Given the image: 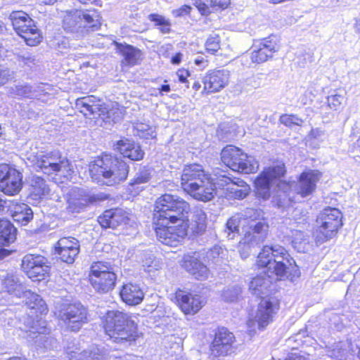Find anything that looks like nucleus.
<instances>
[{
	"label": "nucleus",
	"mask_w": 360,
	"mask_h": 360,
	"mask_svg": "<svg viewBox=\"0 0 360 360\" xmlns=\"http://www.w3.org/2000/svg\"><path fill=\"white\" fill-rule=\"evenodd\" d=\"M195 189H191V191L188 192L191 196L193 198L203 201L207 202L211 200L215 193V184L213 182V179L210 181H205V183L202 185H198L195 184Z\"/></svg>",
	"instance_id": "32"
},
{
	"label": "nucleus",
	"mask_w": 360,
	"mask_h": 360,
	"mask_svg": "<svg viewBox=\"0 0 360 360\" xmlns=\"http://www.w3.org/2000/svg\"><path fill=\"white\" fill-rule=\"evenodd\" d=\"M176 75L179 78V81L185 84V87L188 89L189 87V82L187 78L190 76V72L187 70H179L176 72Z\"/></svg>",
	"instance_id": "58"
},
{
	"label": "nucleus",
	"mask_w": 360,
	"mask_h": 360,
	"mask_svg": "<svg viewBox=\"0 0 360 360\" xmlns=\"http://www.w3.org/2000/svg\"><path fill=\"white\" fill-rule=\"evenodd\" d=\"M280 122L288 127L293 126H302L304 121L302 119L294 115H283L280 117Z\"/></svg>",
	"instance_id": "49"
},
{
	"label": "nucleus",
	"mask_w": 360,
	"mask_h": 360,
	"mask_svg": "<svg viewBox=\"0 0 360 360\" xmlns=\"http://www.w3.org/2000/svg\"><path fill=\"white\" fill-rule=\"evenodd\" d=\"M7 205L13 219L20 224L25 226L33 219V212L27 204L11 200Z\"/></svg>",
	"instance_id": "26"
},
{
	"label": "nucleus",
	"mask_w": 360,
	"mask_h": 360,
	"mask_svg": "<svg viewBox=\"0 0 360 360\" xmlns=\"http://www.w3.org/2000/svg\"><path fill=\"white\" fill-rule=\"evenodd\" d=\"M249 227H253L252 240L262 242L266 238L269 226L266 222L259 221L255 224L249 223Z\"/></svg>",
	"instance_id": "42"
},
{
	"label": "nucleus",
	"mask_w": 360,
	"mask_h": 360,
	"mask_svg": "<svg viewBox=\"0 0 360 360\" xmlns=\"http://www.w3.org/2000/svg\"><path fill=\"white\" fill-rule=\"evenodd\" d=\"M116 280L117 276L114 268L108 262H96L91 264L89 281L97 292H108L112 290Z\"/></svg>",
	"instance_id": "10"
},
{
	"label": "nucleus",
	"mask_w": 360,
	"mask_h": 360,
	"mask_svg": "<svg viewBox=\"0 0 360 360\" xmlns=\"http://www.w3.org/2000/svg\"><path fill=\"white\" fill-rule=\"evenodd\" d=\"M46 257L40 255H26L21 263L22 271L30 278H37L44 276L49 271V266Z\"/></svg>",
	"instance_id": "15"
},
{
	"label": "nucleus",
	"mask_w": 360,
	"mask_h": 360,
	"mask_svg": "<svg viewBox=\"0 0 360 360\" xmlns=\"http://www.w3.org/2000/svg\"><path fill=\"white\" fill-rule=\"evenodd\" d=\"M285 173V166L283 163L266 169L255 181L256 195L263 199H267L270 196V188L272 185L278 184L279 188L288 187L285 182L279 181Z\"/></svg>",
	"instance_id": "11"
},
{
	"label": "nucleus",
	"mask_w": 360,
	"mask_h": 360,
	"mask_svg": "<svg viewBox=\"0 0 360 360\" xmlns=\"http://www.w3.org/2000/svg\"><path fill=\"white\" fill-rule=\"evenodd\" d=\"M143 267L144 270L148 272L152 271L153 269H157L158 264L155 260V257L152 254H147L145 258L142 260Z\"/></svg>",
	"instance_id": "52"
},
{
	"label": "nucleus",
	"mask_w": 360,
	"mask_h": 360,
	"mask_svg": "<svg viewBox=\"0 0 360 360\" xmlns=\"http://www.w3.org/2000/svg\"><path fill=\"white\" fill-rule=\"evenodd\" d=\"M241 292V288L238 285L228 286L223 290L221 297L224 301L232 302L239 299Z\"/></svg>",
	"instance_id": "46"
},
{
	"label": "nucleus",
	"mask_w": 360,
	"mask_h": 360,
	"mask_svg": "<svg viewBox=\"0 0 360 360\" xmlns=\"http://www.w3.org/2000/svg\"><path fill=\"white\" fill-rule=\"evenodd\" d=\"M248 155L239 148L229 145L224 148L221 153V159L224 165L233 171L247 174L246 160Z\"/></svg>",
	"instance_id": "14"
},
{
	"label": "nucleus",
	"mask_w": 360,
	"mask_h": 360,
	"mask_svg": "<svg viewBox=\"0 0 360 360\" xmlns=\"http://www.w3.org/2000/svg\"><path fill=\"white\" fill-rule=\"evenodd\" d=\"M246 248H247V245H246L245 241L239 243L238 250H239L240 257L243 259H245L248 257V253L246 252Z\"/></svg>",
	"instance_id": "63"
},
{
	"label": "nucleus",
	"mask_w": 360,
	"mask_h": 360,
	"mask_svg": "<svg viewBox=\"0 0 360 360\" xmlns=\"http://www.w3.org/2000/svg\"><path fill=\"white\" fill-rule=\"evenodd\" d=\"M226 252L227 250L226 249L216 245L207 252V257L209 259L217 264L221 259L224 258Z\"/></svg>",
	"instance_id": "48"
},
{
	"label": "nucleus",
	"mask_w": 360,
	"mask_h": 360,
	"mask_svg": "<svg viewBox=\"0 0 360 360\" xmlns=\"http://www.w3.org/2000/svg\"><path fill=\"white\" fill-rule=\"evenodd\" d=\"M13 78V72L8 68L0 66V86Z\"/></svg>",
	"instance_id": "53"
},
{
	"label": "nucleus",
	"mask_w": 360,
	"mask_h": 360,
	"mask_svg": "<svg viewBox=\"0 0 360 360\" xmlns=\"http://www.w3.org/2000/svg\"><path fill=\"white\" fill-rule=\"evenodd\" d=\"M130 220L129 213L120 208L106 210L98 219L103 228L112 229L129 224Z\"/></svg>",
	"instance_id": "21"
},
{
	"label": "nucleus",
	"mask_w": 360,
	"mask_h": 360,
	"mask_svg": "<svg viewBox=\"0 0 360 360\" xmlns=\"http://www.w3.org/2000/svg\"><path fill=\"white\" fill-rule=\"evenodd\" d=\"M124 115V109L117 103L105 104L102 102L98 117L106 123H116L120 121Z\"/></svg>",
	"instance_id": "29"
},
{
	"label": "nucleus",
	"mask_w": 360,
	"mask_h": 360,
	"mask_svg": "<svg viewBox=\"0 0 360 360\" xmlns=\"http://www.w3.org/2000/svg\"><path fill=\"white\" fill-rule=\"evenodd\" d=\"M176 298L181 310L186 314L197 313L203 305V300L199 295L179 290L176 292Z\"/></svg>",
	"instance_id": "23"
},
{
	"label": "nucleus",
	"mask_w": 360,
	"mask_h": 360,
	"mask_svg": "<svg viewBox=\"0 0 360 360\" xmlns=\"http://www.w3.org/2000/svg\"><path fill=\"white\" fill-rule=\"evenodd\" d=\"M100 25V16L95 11L72 10L65 11L63 15V29L77 37H82L90 30H97Z\"/></svg>",
	"instance_id": "5"
},
{
	"label": "nucleus",
	"mask_w": 360,
	"mask_h": 360,
	"mask_svg": "<svg viewBox=\"0 0 360 360\" xmlns=\"http://www.w3.org/2000/svg\"><path fill=\"white\" fill-rule=\"evenodd\" d=\"M18 60L28 66H32L34 64L35 58L29 53H24L18 55Z\"/></svg>",
	"instance_id": "54"
},
{
	"label": "nucleus",
	"mask_w": 360,
	"mask_h": 360,
	"mask_svg": "<svg viewBox=\"0 0 360 360\" xmlns=\"http://www.w3.org/2000/svg\"><path fill=\"white\" fill-rule=\"evenodd\" d=\"M231 193H233L234 198L238 199H243L248 195V191L245 188L244 189H238V186H234V189L231 191Z\"/></svg>",
	"instance_id": "61"
},
{
	"label": "nucleus",
	"mask_w": 360,
	"mask_h": 360,
	"mask_svg": "<svg viewBox=\"0 0 360 360\" xmlns=\"http://www.w3.org/2000/svg\"><path fill=\"white\" fill-rule=\"evenodd\" d=\"M28 181L30 186L31 194L34 196V198H40L49 194L50 191L49 186L43 178L33 175L30 177Z\"/></svg>",
	"instance_id": "37"
},
{
	"label": "nucleus",
	"mask_w": 360,
	"mask_h": 360,
	"mask_svg": "<svg viewBox=\"0 0 360 360\" xmlns=\"http://www.w3.org/2000/svg\"><path fill=\"white\" fill-rule=\"evenodd\" d=\"M150 179V172L148 169L143 167L139 169L134 179L131 181L130 185H139L147 183Z\"/></svg>",
	"instance_id": "47"
},
{
	"label": "nucleus",
	"mask_w": 360,
	"mask_h": 360,
	"mask_svg": "<svg viewBox=\"0 0 360 360\" xmlns=\"http://www.w3.org/2000/svg\"><path fill=\"white\" fill-rule=\"evenodd\" d=\"M157 207L160 214L157 217L162 224L165 223L168 219L177 220L181 226H184L186 236H190L202 234L207 227L205 212L201 209H195L193 212L191 221L188 224L184 219L190 210L189 204L178 195L165 194L157 200Z\"/></svg>",
	"instance_id": "1"
},
{
	"label": "nucleus",
	"mask_w": 360,
	"mask_h": 360,
	"mask_svg": "<svg viewBox=\"0 0 360 360\" xmlns=\"http://www.w3.org/2000/svg\"><path fill=\"white\" fill-rule=\"evenodd\" d=\"M230 4V0H210V6L213 8L224 9Z\"/></svg>",
	"instance_id": "59"
},
{
	"label": "nucleus",
	"mask_w": 360,
	"mask_h": 360,
	"mask_svg": "<svg viewBox=\"0 0 360 360\" xmlns=\"http://www.w3.org/2000/svg\"><path fill=\"white\" fill-rule=\"evenodd\" d=\"M293 259L287 250L281 246H264L259 253L257 264L266 267L267 273L277 276H285Z\"/></svg>",
	"instance_id": "4"
},
{
	"label": "nucleus",
	"mask_w": 360,
	"mask_h": 360,
	"mask_svg": "<svg viewBox=\"0 0 360 360\" xmlns=\"http://www.w3.org/2000/svg\"><path fill=\"white\" fill-rule=\"evenodd\" d=\"M278 49L277 42L271 37L256 41L252 46L251 60L256 63L266 62L273 57Z\"/></svg>",
	"instance_id": "18"
},
{
	"label": "nucleus",
	"mask_w": 360,
	"mask_h": 360,
	"mask_svg": "<svg viewBox=\"0 0 360 360\" xmlns=\"http://www.w3.org/2000/svg\"><path fill=\"white\" fill-rule=\"evenodd\" d=\"M292 243L299 252H304L307 250L309 244V236L301 231L295 230L292 233Z\"/></svg>",
	"instance_id": "41"
},
{
	"label": "nucleus",
	"mask_w": 360,
	"mask_h": 360,
	"mask_svg": "<svg viewBox=\"0 0 360 360\" xmlns=\"http://www.w3.org/2000/svg\"><path fill=\"white\" fill-rule=\"evenodd\" d=\"M120 297L127 304L136 305L142 302L144 293L139 285L128 283L123 285L120 291Z\"/></svg>",
	"instance_id": "28"
},
{
	"label": "nucleus",
	"mask_w": 360,
	"mask_h": 360,
	"mask_svg": "<svg viewBox=\"0 0 360 360\" xmlns=\"http://www.w3.org/2000/svg\"><path fill=\"white\" fill-rule=\"evenodd\" d=\"M148 19L155 22V25L160 27L159 29L162 34H167L171 32V22L164 16L153 13L149 15Z\"/></svg>",
	"instance_id": "45"
},
{
	"label": "nucleus",
	"mask_w": 360,
	"mask_h": 360,
	"mask_svg": "<svg viewBox=\"0 0 360 360\" xmlns=\"http://www.w3.org/2000/svg\"><path fill=\"white\" fill-rule=\"evenodd\" d=\"M51 89V86L48 84H41L37 86L35 88H33V91H36L35 94L37 96H32V97H37L40 96L41 94H47L48 91Z\"/></svg>",
	"instance_id": "60"
},
{
	"label": "nucleus",
	"mask_w": 360,
	"mask_h": 360,
	"mask_svg": "<svg viewBox=\"0 0 360 360\" xmlns=\"http://www.w3.org/2000/svg\"><path fill=\"white\" fill-rule=\"evenodd\" d=\"M271 275H260L254 278L249 283V291L257 296H268L269 288L271 283Z\"/></svg>",
	"instance_id": "33"
},
{
	"label": "nucleus",
	"mask_w": 360,
	"mask_h": 360,
	"mask_svg": "<svg viewBox=\"0 0 360 360\" xmlns=\"http://www.w3.org/2000/svg\"><path fill=\"white\" fill-rule=\"evenodd\" d=\"M55 255L67 264H72L79 253V240L73 237L60 238L54 245Z\"/></svg>",
	"instance_id": "16"
},
{
	"label": "nucleus",
	"mask_w": 360,
	"mask_h": 360,
	"mask_svg": "<svg viewBox=\"0 0 360 360\" xmlns=\"http://www.w3.org/2000/svg\"><path fill=\"white\" fill-rule=\"evenodd\" d=\"M191 7L188 5H184L179 8L174 9L172 11V15L176 18L183 17L191 13Z\"/></svg>",
	"instance_id": "56"
},
{
	"label": "nucleus",
	"mask_w": 360,
	"mask_h": 360,
	"mask_svg": "<svg viewBox=\"0 0 360 360\" xmlns=\"http://www.w3.org/2000/svg\"><path fill=\"white\" fill-rule=\"evenodd\" d=\"M234 340L233 333L226 328L219 329L211 345L212 354L215 356L227 355L231 350Z\"/></svg>",
	"instance_id": "22"
},
{
	"label": "nucleus",
	"mask_w": 360,
	"mask_h": 360,
	"mask_svg": "<svg viewBox=\"0 0 360 360\" xmlns=\"http://www.w3.org/2000/svg\"><path fill=\"white\" fill-rule=\"evenodd\" d=\"M258 168V162L254 158L249 157V173H255Z\"/></svg>",
	"instance_id": "62"
},
{
	"label": "nucleus",
	"mask_w": 360,
	"mask_h": 360,
	"mask_svg": "<svg viewBox=\"0 0 360 360\" xmlns=\"http://www.w3.org/2000/svg\"><path fill=\"white\" fill-rule=\"evenodd\" d=\"M28 159L37 169L48 175L55 174L68 177L72 172L69 160L58 151L37 153Z\"/></svg>",
	"instance_id": "6"
},
{
	"label": "nucleus",
	"mask_w": 360,
	"mask_h": 360,
	"mask_svg": "<svg viewBox=\"0 0 360 360\" xmlns=\"http://www.w3.org/2000/svg\"><path fill=\"white\" fill-rule=\"evenodd\" d=\"M22 296L26 297V304L30 309L35 310L36 314H43L47 312V307L41 297L30 290H25Z\"/></svg>",
	"instance_id": "35"
},
{
	"label": "nucleus",
	"mask_w": 360,
	"mask_h": 360,
	"mask_svg": "<svg viewBox=\"0 0 360 360\" xmlns=\"http://www.w3.org/2000/svg\"><path fill=\"white\" fill-rule=\"evenodd\" d=\"M182 266L198 280H206L210 275L209 269L194 256L186 255L184 257Z\"/></svg>",
	"instance_id": "27"
},
{
	"label": "nucleus",
	"mask_w": 360,
	"mask_h": 360,
	"mask_svg": "<svg viewBox=\"0 0 360 360\" xmlns=\"http://www.w3.org/2000/svg\"><path fill=\"white\" fill-rule=\"evenodd\" d=\"M197 179H196L195 181H193L188 184L186 183V184L182 185L181 187L184 189V191H185L186 193H188V192L191 191V189H195V187H197V186H195V184H198V185H202L205 183V181H210L212 179L209 173H206L203 178H201V176H200Z\"/></svg>",
	"instance_id": "51"
},
{
	"label": "nucleus",
	"mask_w": 360,
	"mask_h": 360,
	"mask_svg": "<svg viewBox=\"0 0 360 360\" xmlns=\"http://www.w3.org/2000/svg\"><path fill=\"white\" fill-rule=\"evenodd\" d=\"M89 172L94 180L113 186L127 179L129 167L117 157L104 154L90 164Z\"/></svg>",
	"instance_id": "2"
},
{
	"label": "nucleus",
	"mask_w": 360,
	"mask_h": 360,
	"mask_svg": "<svg viewBox=\"0 0 360 360\" xmlns=\"http://www.w3.org/2000/svg\"><path fill=\"white\" fill-rule=\"evenodd\" d=\"M30 333L35 334H42L45 333L46 332V328L44 322H42L41 323H39V321H37V323H34L33 325L30 327V329L29 330Z\"/></svg>",
	"instance_id": "57"
},
{
	"label": "nucleus",
	"mask_w": 360,
	"mask_h": 360,
	"mask_svg": "<svg viewBox=\"0 0 360 360\" xmlns=\"http://www.w3.org/2000/svg\"><path fill=\"white\" fill-rule=\"evenodd\" d=\"M345 91L343 89L334 90L327 97V103L329 108L338 110L345 103Z\"/></svg>",
	"instance_id": "39"
},
{
	"label": "nucleus",
	"mask_w": 360,
	"mask_h": 360,
	"mask_svg": "<svg viewBox=\"0 0 360 360\" xmlns=\"http://www.w3.org/2000/svg\"><path fill=\"white\" fill-rule=\"evenodd\" d=\"M79 349L72 350L70 347L67 348V353L70 355V360H103V356L98 352L91 350H84L79 352Z\"/></svg>",
	"instance_id": "40"
},
{
	"label": "nucleus",
	"mask_w": 360,
	"mask_h": 360,
	"mask_svg": "<svg viewBox=\"0 0 360 360\" xmlns=\"http://www.w3.org/2000/svg\"><path fill=\"white\" fill-rule=\"evenodd\" d=\"M278 309V304L273 297H262L258 305L255 321L259 330H263L271 322Z\"/></svg>",
	"instance_id": "17"
},
{
	"label": "nucleus",
	"mask_w": 360,
	"mask_h": 360,
	"mask_svg": "<svg viewBox=\"0 0 360 360\" xmlns=\"http://www.w3.org/2000/svg\"><path fill=\"white\" fill-rule=\"evenodd\" d=\"M22 175L7 165H0V191L8 195L18 193L22 186Z\"/></svg>",
	"instance_id": "13"
},
{
	"label": "nucleus",
	"mask_w": 360,
	"mask_h": 360,
	"mask_svg": "<svg viewBox=\"0 0 360 360\" xmlns=\"http://www.w3.org/2000/svg\"><path fill=\"white\" fill-rule=\"evenodd\" d=\"M321 173L319 171L311 170L303 172L298 183L295 186V191L302 197H306L314 191L316 184L319 181Z\"/></svg>",
	"instance_id": "24"
},
{
	"label": "nucleus",
	"mask_w": 360,
	"mask_h": 360,
	"mask_svg": "<svg viewBox=\"0 0 360 360\" xmlns=\"http://www.w3.org/2000/svg\"><path fill=\"white\" fill-rule=\"evenodd\" d=\"M107 198L103 194L89 195L85 194L84 191L80 189L72 190L68 199L67 209L70 212H79L88 205L97 201H102Z\"/></svg>",
	"instance_id": "19"
},
{
	"label": "nucleus",
	"mask_w": 360,
	"mask_h": 360,
	"mask_svg": "<svg viewBox=\"0 0 360 360\" xmlns=\"http://www.w3.org/2000/svg\"><path fill=\"white\" fill-rule=\"evenodd\" d=\"M117 148L124 158L137 161L143 158L144 153L139 145L129 140H121L117 143Z\"/></svg>",
	"instance_id": "30"
},
{
	"label": "nucleus",
	"mask_w": 360,
	"mask_h": 360,
	"mask_svg": "<svg viewBox=\"0 0 360 360\" xmlns=\"http://www.w3.org/2000/svg\"><path fill=\"white\" fill-rule=\"evenodd\" d=\"M106 334L115 342L135 340L136 325L130 316L120 311H108L105 316Z\"/></svg>",
	"instance_id": "3"
},
{
	"label": "nucleus",
	"mask_w": 360,
	"mask_h": 360,
	"mask_svg": "<svg viewBox=\"0 0 360 360\" xmlns=\"http://www.w3.org/2000/svg\"><path fill=\"white\" fill-rule=\"evenodd\" d=\"M159 208L157 207V201L155 205L153 220L157 225L155 232L160 242L168 246H177L179 242L186 236V231L184 226H181L177 220L167 219L165 223L162 224L157 217L160 214Z\"/></svg>",
	"instance_id": "7"
},
{
	"label": "nucleus",
	"mask_w": 360,
	"mask_h": 360,
	"mask_svg": "<svg viewBox=\"0 0 360 360\" xmlns=\"http://www.w3.org/2000/svg\"><path fill=\"white\" fill-rule=\"evenodd\" d=\"M217 184L222 187L226 186V189L230 191H232L234 189L233 180L225 175H222L218 179Z\"/></svg>",
	"instance_id": "55"
},
{
	"label": "nucleus",
	"mask_w": 360,
	"mask_h": 360,
	"mask_svg": "<svg viewBox=\"0 0 360 360\" xmlns=\"http://www.w3.org/2000/svg\"><path fill=\"white\" fill-rule=\"evenodd\" d=\"M35 91H33L32 86L27 84H21L10 87L8 94L13 97L15 96L32 97V96H37Z\"/></svg>",
	"instance_id": "44"
},
{
	"label": "nucleus",
	"mask_w": 360,
	"mask_h": 360,
	"mask_svg": "<svg viewBox=\"0 0 360 360\" xmlns=\"http://www.w3.org/2000/svg\"><path fill=\"white\" fill-rule=\"evenodd\" d=\"M1 277L5 290L9 293L18 297H21L25 292V287L20 283L17 275L13 273L4 272Z\"/></svg>",
	"instance_id": "31"
},
{
	"label": "nucleus",
	"mask_w": 360,
	"mask_h": 360,
	"mask_svg": "<svg viewBox=\"0 0 360 360\" xmlns=\"http://www.w3.org/2000/svg\"><path fill=\"white\" fill-rule=\"evenodd\" d=\"M87 309L80 303L65 305L58 313V318L71 331H78L87 322Z\"/></svg>",
	"instance_id": "12"
},
{
	"label": "nucleus",
	"mask_w": 360,
	"mask_h": 360,
	"mask_svg": "<svg viewBox=\"0 0 360 360\" xmlns=\"http://www.w3.org/2000/svg\"><path fill=\"white\" fill-rule=\"evenodd\" d=\"M342 215L339 210L330 207L325 208L316 219L317 240L323 243L335 236L342 225Z\"/></svg>",
	"instance_id": "8"
},
{
	"label": "nucleus",
	"mask_w": 360,
	"mask_h": 360,
	"mask_svg": "<svg viewBox=\"0 0 360 360\" xmlns=\"http://www.w3.org/2000/svg\"><path fill=\"white\" fill-rule=\"evenodd\" d=\"M16 238V229L8 220L0 219V246H8Z\"/></svg>",
	"instance_id": "34"
},
{
	"label": "nucleus",
	"mask_w": 360,
	"mask_h": 360,
	"mask_svg": "<svg viewBox=\"0 0 360 360\" xmlns=\"http://www.w3.org/2000/svg\"><path fill=\"white\" fill-rule=\"evenodd\" d=\"M119 49L123 56L124 60L129 65H136L141 58V51L132 46L120 45Z\"/></svg>",
	"instance_id": "38"
},
{
	"label": "nucleus",
	"mask_w": 360,
	"mask_h": 360,
	"mask_svg": "<svg viewBox=\"0 0 360 360\" xmlns=\"http://www.w3.org/2000/svg\"><path fill=\"white\" fill-rule=\"evenodd\" d=\"M75 105V108L85 117L96 118L102 106V101L94 96H88L76 99Z\"/></svg>",
	"instance_id": "25"
},
{
	"label": "nucleus",
	"mask_w": 360,
	"mask_h": 360,
	"mask_svg": "<svg viewBox=\"0 0 360 360\" xmlns=\"http://www.w3.org/2000/svg\"><path fill=\"white\" fill-rule=\"evenodd\" d=\"M219 38L217 34L210 36L205 42V49L207 52L212 54L215 53L220 47Z\"/></svg>",
	"instance_id": "50"
},
{
	"label": "nucleus",
	"mask_w": 360,
	"mask_h": 360,
	"mask_svg": "<svg viewBox=\"0 0 360 360\" xmlns=\"http://www.w3.org/2000/svg\"><path fill=\"white\" fill-rule=\"evenodd\" d=\"M246 224V219H241L239 214H236L230 218L226 224V231L228 235L231 233H239L240 229L243 231Z\"/></svg>",
	"instance_id": "43"
},
{
	"label": "nucleus",
	"mask_w": 360,
	"mask_h": 360,
	"mask_svg": "<svg viewBox=\"0 0 360 360\" xmlns=\"http://www.w3.org/2000/svg\"><path fill=\"white\" fill-rule=\"evenodd\" d=\"M9 19L16 33L24 39L29 46H36L41 41L39 30L31 18L22 11H13Z\"/></svg>",
	"instance_id": "9"
},
{
	"label": "nucleus",
	"mask_w": 360,
	"mask_h": 360,
	"mask_svg": "<svg viewBox=\"0 0 360 360\" xmlns=\"http://www.w3.org/2000/svg\"><path fill=\"white\" fill-rule=\"evenodd\" d=\"M229 72L226 70L209 71L202 78V92L214 93L224 89L229 82Z\"/></svg>",
	"instance_id": "20"
},
{
	"label": "nucleus",
	"mask_w": 360,
	"mask_h": 360,
	"mask_svg": "<svg viewBox=\"0 0 360 360\" xmlns=\"http://www.w3.org/2000/svg\"><path fill=\"white\" fill-rule=\"evenodd\" d=\"M207 172H205L202 167L200 165L193 164L187 165L183 169L181 177V186L186 184L190 183L193 181L198 179L201 176L203 178L205 174Z\"/></svg>",
	"instance_id": "36"
},
{
	"label": "nucleus",
	"mask_w": 360,
	"mask_h": 360,
	"mask_svg": "<svg viewBox=\"0 0 360 360\" xmlns=\"http://www.w3.org/2000/svg\"><path fill=\"white\" fill-rule=\"evenodd\" d=\"M198 10L203 15H208L211 13L210 7L202 1L200 4V6L198 7Z\"/></svg>",
	"instance_id": "64"
}]
</instances>
